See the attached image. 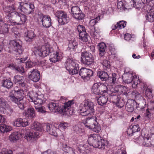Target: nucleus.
Instances as JSON below:
<instances>
[{"instance_id": "nucleus-18", "label": "nucleus", "mask_w": 154, "mask_h": 154, "mask_svg": "<svg viewBox=\"0 0 154 154\" xmlns=\"http://www.w3.org/2000/svg\"><path fill=\"white\" fill-rule=\"evenodd\" d=\"M39 132L36 131L30 132L25 135L24 138L28 141L32 142L35 138L39 137Z\"/></svg>"}, {"instance_id": "nucleus-61", "label": "nucleus", "mask_w": 154, "mask_h": 154, "mask_svg": "<svg viewBox=\"0 0 154 154\" xmlns=\"http://www.w3.org/2000/svg\"><path fill=\"white\" fill-rule=\"evenodd\" d=\"M15 69L22 73L24 72V68L21 66H16L15 67Z\"/></svg>"}, {"instance_id": "nucleus-14", "label": "nucleus", "mask_w": 154, "mask_h": 154, "mask_svg": "<svg viewBox=\"0 0 154 154\" xmlns=\"http://www.w3.org/2000/svg\"><path fill=\"white\" fill-rule=\"evenodd\" d=\"M48 107L50 110L54 112L62 113L61 109V106H59L58 104L54 102H51L48 105Z\"/></svg>"}, {"instance_id": "nucleus-60", "label": "nucleus", "mask_w": 154, "mask_h": 154, "mask_svg": "<svg viewBox=\"0 0 154 154\" xmlns=\"http://www.w3.org/2000/svg\"><path fill=\"white\" fill-rule=\"evenodd\" d=\"M136 142L140 145H143V143L144 141V137L142 136H140L137 138Z\"/></svg>"}, {"instance_id": "nucleus-13", "label": "nucleus", "mask_w": 154, "mask_h": 154, "mask_svg": "<svg viewBox=\"0 0 154 154\" xmlns=\"http://www.w3.org/2000/svg\"><path fill=\"white\" fill-rule=\"evenodd\" d=\"M13 125L17 127H24L29 125V123L25 119L19 118L14 120Z\"/></svg>"}, {"instance_id": "nucleus-40", "label": "nucleus", "mask_w": 154, "mask_h": 154, "mask_svg": "<svg viewBox=\"0 0 154 154\" xmlns=\"http://www.w3.org/2000/svg\"><path fill=\"white\" fill-rule=\"evenodd\" d=\"M12 130L11 126H7L5 124L0 125V131L2 133L8 132Z\"/></svg>"}, {"instance_id": "nucleus-56", "label": "nucleus", "mask_w": 154, "mask_h": 154, "mask_svg": "<svg viewBox=\"0 0 154 154\" xmlns=\"http://www.w3.org/2000/svg\"><path fill=\"white\" fill-rule=\"evenodd\" d=\"M143 145L145 146H150L152 145L149 139L145 138L143 143Z\"/></svg>"}, {"instance_id": "nucleus-51", "label": "nucleus", "mask_w": 154, "mask_h": 154, "mask_svg": "<svg viewBox=\"0 0 154 154\" xmlns=\"http://www.w3.org/2000/svg\"><path fill=\"white\" fill-rule=\"evenodd\" d=\"M36 110L38 112L42 113H44L46 112L45 108L43 106H35Z\"/></svg>"}, {"instance_id": "nucleus-49", "label": "nucleus", "mask_w": 154, "mask_h": 154, "mask_svg": "<svg viewBox=\"0 0 154 154\" xmlns=\"http://www.w3.org/2000/svg\"><path fill=\"white\" fill-rule=\"evenodd\" d=\"M133 4H131L132 9H135L140 10V9H143L142 7V5L140 3H134L133 1Z\"/></svg>"}, {"instance_id": "nucleus-39", "label": "nucleus", "mask_w": 154, "mask_h": 154, "mask_svg": "<svg viewBox=\"0 0 154 154\" xmlns=\"http://www.w3.org/2000/svg\"><path fill=\"white\" fill-rule=\"evenodd\" d=\"M32 129L41 131L42 129V125L38 122H34L31 125Z\"/></svg>"}, {"instance_id": "nucleus-62", "label": "nucleus", "mask_w": 154, "mask_h": 154, "mask_svg": "<svg viewBox=\"0 0 154 154\" xmlns=\"http://www.w3.org/2000/svg\"><path fill=\"white\" fill-rule=\"evenodd\" d=\"M19 5L18 8V9L19 10H25V9H27V6L26 5L27 4L25 3L23 4V5H22L23 3H19Z\"/></svg>"}, {"instance_id": "nucleus-47", "label": "nucleus", "mask_w": 154, "mask_h": 154, "mask_svg": "<svg viewBox=\"0 0 154 154\" xmlns=\"http://www.w3.org/2000/svg\"><path fill=\"white\" fill-rule=\"evenodd\" d=\"M73 129L74 131L78 134L83 133L85 131L83 129L80 128L79 126L78 125L74 126Z\"/></svg>"}, {"instance_id": "nucleus-48", "label": "nucleus", "mask_w": 154, "mask_h": 154, "mask_svg": "<svg viewBox=\"0 0 154 154\" xmlns=\"http://www.w3.org/2000/svg\"><path fill=\"white\" fill-rule=\"evenodd\" d=\"M69 125V124L68 123L66 122H61L59 125V128L61 130L64 131Z\"/></svg>"}, {"instance_id": "nucleus-37", "label": "nucleus", "mask_w": 154, "mask_h": 154, "mask_svg": "<svg viewBox=\"0 0 154 154\" xmlns=\"http://www.w3.org/2000/svg\"><path fill=\"white\" fill-rule=\"evenodd\" d=\"M99 50L100 51L99 54L101 56H103L106 48L105 44L104 42H101L98 45Z\"/></svg>"}, {"instance_id": "nucleus-4", "label": "nucleus", "mask_w": 154, "mask_h": 154, "mask_svg": "<svg viewBox=\"0 0 154 154\" xmlns=\"http://www.w3.org/2000/svg\"><path fill=\"white\" fill-rule=\"evenodd\" d=\"M66 69L72 75L77 74L79 70L77 61L72 59H68L65 64Z\"/></svg>"}, {"instance_id": "nucleus-27", "label": "nucleus", "mask_w": 154, "mask_h": 154, "mask_svg": "<svg viewBox=\"0 0 154 154\" xmlns=\"http://www.w3.org/2000/svg\"><path fill=\"white\" fill-rule=\"evenodd\" d=\"M62 147V150L65 152L67 153L68 154H75L74 150L66 143H63Z\"/></svg>"}, {"instance_id": "nucleus-23", "label": "nucleus", "mask_w": 154, "mask_h": 154, "mask_svg": "<svg viewBox=\"0 0 154 154\" xmlns=\"http://www.w3.org/2000/svg\"><path fill=\"white\" fill-rule=\"evenodd\" d=\"M135 75V73H127L124 75L123 78L124 81L127 83H131L133 79V78Z\"/></svg>"}, {"instance_id": "nucleus-7", "label": "nucleus", "mask_w": 154, "mask_h": 154, "mask_svg": "<svg viewBox=\"0 0 154 154\" xmlns=\"http://www.w3.org/2000/svg\"><path fill=\"white\" fill-rule=\"evenodd\" d=\"M34 51L40 56L44 57L47 56L50 53L52 52L53 51V49L48 45L34 48Z\"/></svg>"}, {"instance_id": "nucleus-11", "label": "nucleus", "mask_w": 154, "mask_h": 154, "mask_svg": "<svg viewBox=\"0 0 154 154\" xmlns=\"http://www.w3.org/2000/svg\"><path fill=\"white\" fill-rule=\"evenodd\" d=\"M101 139V137L98 134H91L88 136V141L90 145L95 147L96 145H97V142Z\"/></svg>"}, {"instance_id": "nucleus-34", "label": "nucleus", "mask_w": 154, "mask_h": 154, "mask_svg": "<svg viewBox=\"0 0 154 154\" xmlns=\"http://www.w3.org/2000/svg\"><path fill=\"white\" fill-rule=\"evenodd\" d=\"M141 88L142 90V92L143 93L144 92V90L145 89H146L145 90V95L147 97H150L152 95V90L149 88L146 89V85L144 83H141Z\"/></svg>"}, {"instance_id": "nucleus-22", "label": "nucleus", "mask_w": 154, "mask_h": 154, "mask_svg": "<svg viewBox=\"0 0 154 154\" xmlns=\"http://www.w3.org/2000/svg\"><path fill=\"white\" fill-rule=\"evenodd\" d=\"M108 142L105 139L101 137V140L97 142V145H96L95 147H97L101 149H105L106 146L108 144Z\"/></svg>"}, {"instance_id": "nucleus-2", "label": "nucleus", "mask_w": 154, "mask_h": 154, "mask_svg": "<svg viewBox=\"0 0 154 154\" xmlns=\"http://www.w3.org/2000/svg\"><path fill=\"white\" fill-rule=\"evenodd\" d=\"M15 87L14 89L11 90L8 97V100L16 104L18 107L22 110L24 109L23 99L24 97V91L22 89H17Z\"/></svg>"}, {"instance_id": "nucleus-6", "label": "nucleus", "mask_w": 154, "mask_h": 154, "mask_svg": "<svg viewBox=\"0 0 154 154\" xmlns=\"http://www.w3.org/2000/svg\"><path fill=\"white\" fill-rule=\"evenodd\" d=\"M9 48L14 50L13 53L16 55L17 57L21 54L23 51L22 45V42L19 40H13L9 42Z\"/></svg>"}, {"instance_id": "nucleus-1", "label": "nucleus", "mask_w": 154, "mask_h": 154, "mask_svg": "<svg viewBox=\"0 0 154 154\" xmlns=\"http://www.w3.org/2000/svg\"><path fill=\"white\" fill-rule=\"evenodd\" d=\"M6 16L3 22L2 18H0V31L3 33L8 31V26L14 25L24 24L26 20L25 15L16 11H11L6 12Z\"/></svg>"}, {"instance_id": "nucleus-9", "label": "nucleus", "mask_w": 154, "mask_h": 154, "mask_svg": "<svg viewBox=\"0 0 154 154\" xmlns=\"http://www.w3.org/2000/svg\"><path fill=\"white\" fill-rule=\"evenodd\" d=\"M55 15L58 18L59 23L61 25L66 24L69 21V18L63 11H59L56 12Z\"/></svg>"}, {"instance_id": "nucleus-52", "label": "nucleus", "mask_w": 154, "mask_h": 154, "mask_svg": "<svg viewBox=\"0 0 154 154\" xmlns=\"http://www.w3.org/2000/svg\"><path fill=\"white\" fill-rule=\"evenodd\" d=\"M100 20V17H97L96 18L91 20L89 23V25L91 26H94L98 21Z\"/></svg>"}, {"instance_id": "nucleus-57", "label": "nucleus", "mask_w": 154, "mask_h": 154, "mask_svg": "<svg viewBox=\"0 0 154 154\" xmlns=\"http://www.w3.org/2000/svg\"><path fill=\"white\" fill-rule=\"evenodd\" d=\"M77 29L79 33L81 32L85 33L86 31L85 27L82 25H79L77 26Z\"/></svg>"}, {"instance_id": "nucleus-35", "label": "nucleus", "mask_w": 154, "mask_h": 154, "mask_svg": "<svg viewBox=\"0 0 154 154\" xmlns=\"http://www.w3.org/2000/svg\"><path fill=\"white\" fill-rule=\"evenodd\" d=\"M127 89V87L122 85H117L114 89L115 92L118 93L119 94H123L124 91Z\"/></svg>"}, {"instance_id": "nucleus-28", "label": "nucleus", "mask_w": 154, "mask_h": 154, "mask_svg": "<svg viewBox=\"0 0 154 154\" xmlns=\"http://www.w3.org/2000/svg\"><path fill=\"white\" fill-rule=\"evenodd\" d=\"M25 115L29 118L32 119L35 117V110L34 108H30L28 109L25 112Z\"/></svg>"}, {"instance_id": "nucleus-25", "label": "nucleus", "mask_w": 154, "mask_h": 154, "mask_svg": "<svg viewBox=\"0 0 154 154\" xmlns=\"http://www.w3.org/2000/svg\"><path fill=\"white\" fill-rule=\"evenodd\" d=\"M73 104V100H69L64 103V105L61 107L62 113L64 112L67 111L71 107V106Z\"/></svg>"}, {"instance_id": "nucleus-43", "label": "nucleus", "mask_w": 154, "mask_h": 154, "mask_svg": "<svg viewBox=\"0 0 154 154\" xmlns=\"http://www.w3.org/2000/svg\"><path fill=\"white\" fill-rule=\"evenodd\" d=\"M79 37L82 40L85 42L88 41V38L89 37L86 31L85 33L81 32L80 33H79Z\"/></svg>"}, {"instance_id": "nucleus-58", "label": "nucleus", "mask_w": 154, "mask_h": 154, "mask_svg": "<svg viewBox=\"0 0 154 154\" xmlns=\"http://www.w3.org/2000/svg\"><path fill=\"white\" fill-rule=\"evenodd\" d=\"M12 151L11 150H8L5 148H3L1 152H0V154H12Z\"/></svg>"}, {"instance_id": "nucleus-55", "label": "nucleus", "mask_w": 154, "mask_h": 154, "mask_svg": "<svg viewBox=\"0 0 154 154\" xmlns=\"http://www.w3.org/2000/svg\"><path fill=\"white\" fill-rule=\"evenodd\" d=\"M116 75L115 73H112V76H109L108 78V80H110L112 83L114 84L116 80Z\"/></svg>"}, {"instance_id": "nucleus-31", "label": "nucleus", "mask_w": 154, "mask_h": 154, "mask_svg": "<svg viewBox=\"0 0 154 154\" xmlns=\"http://www.w3.org/2000/svg\"><path fill=\"white\" fill-rule=\"evenodd\" d=\"M98 104L101 106H103L107 102L108 97L105 95L100 96L97 100Z\"/></svg>"}, {"instance_id": "nucleus-3", "label": "nucleus", "mask_w": 154, "mask_h": 154, "mask_svg": "<svg viewBox=\"0 0 154 154\" xmlns=\"http://www.w3.org/2000/svg\"><path fill=\"white\" fill-rule=\"evenodd\" d=\"M84 107L81 106L80 104L77 110L78 112L82 116H92L94 115V104L91 101L85 100L84 102Z\"/></svg>"}, {"instance_id": "nucleus-33", "label": "nucleus", "mask_w": 154, "mask_h": 154, "mask_svg": "<svg viewBox=\"0 0 154 154\" xmlns=\"http://www.w3.org/2000/svg\"><path fill=\"white\" fill-rule=\"evenodd\" d=\"M2 83L3 86L8 88H10L13 85V83L10 78L3 79L2 81Z\"/></svg>"}, {"instance_id": "nucleus-41", "label": "nucleus", "mask_w": 154, "mask_h": 154, "mask_svg": "<svg viewBox=\"0 0 154 154\" xmlns=\"http://www.w3.org/2000/svg\"><path fill=\"white\" fill-rule=\"evenodd\" d=\"M77 45L78 43L76 40L71 41L69 44L68 50L71 51H73L75 48H76Z\"/></svg>"}, {"instance_id": "nucleus-50", "label": "nucleus", "mask_w": 154, "mask_h": 154, "mask_svg": "<svg viewBox=\"0 0 154 154\" xmlns=\"http://www.w3.org/2000/svg\"><path fill=\"white\" fill-rule=\"evenodd\" d=\"M117 8L120 10H125L126 9L122 0H118Z\"/></svg>"}, {"instance_id": "nucleus-30", "label": "nucleus", "mask_w": 154, "mask_h": 154, "mask_svg": "<svg viewBox=\"0 0 154 154\" xmlns=\"http://www.w3.org/2000/svg\"><path fill=\"white\" fill-rule=\"evenodd\" d=\"M97 76L102 81H106L108 79L109 75L104 71H98L97 72Z\"/></svg>"}, {"instance_id": "nucleus-44", "label": "nucleus", "mask_w": 154, "mask_h": 154, "mask_svg": "<svg viewBox=\"0 0 154 154\" xmlns=\"http://www.w3.org/2000/svg\"><path fill=\"white\" fill-rule=\"evenodd\" d=\"M91 129H92L94 132L98 133L100 131L101 127L100 124L97 122Z\"/></svg>"}, {"instance_id": "nucleus-42", "label": "nucleus", "mask_w": 154, "mask_h": 154, "mask_svg": "<svg viewBox=\"0 0 154 154\" xmlns=\"http://www.w3.org/2000/svg\"><path fill=\"white\" fill-rule=\"evenodd\" d=\"M132 82V87L133 88H135L138 84L140 83L141 82L140 79L138 77V76L135 74V75L133 78Z\"/></svg>"}, {"instance_id": "nucleus-16", "label": "nucleus", "mask_w": 154, "mask_h": 154, "mask_svg": "<svg viewBox=\"0 0 154 154\" xmlns=\"http://www.w3.org/2000/svg\"><path fill=\"white\" fill-rule=\"evenodd\" d=\"M77 146L78 150L82 153L85 154L88 153L90 151V146L87 143L84 144L83 143H81Z\"/></svg>"}, {"instance_id": "nucleus-17", "label": "nucleus", "mask_w": 154, "mask_h": 154, "mask_svg": "<svg viewBox=\"0 0 154 154\" xmlns=\"http://www.w3.org/2000/svg\"><path fill=\"white\" fill-rule=\"evenodd\" d=\"M44 129H46V131L51 135L56 136L57 134L56 130L57 129L54 126L48 124L45 125L44 126Z\"/></svg>"}, {"instance_id": "nucleus-63", "label": "nucleus", "mask_w": 154, "mask_h": 154, "mask_svg": "<svg viewBox=\"0 0 154 154\" xmlns=\"http://www.w3.org/2000/svg\"><path fill=\"white\" fill-rule=\"evenodd\" d=\"M90 34L91 35L96 38H97V37H99V33L97 32L96 31L94 32L92 31L91 32Z\"/></svg>"}, {"instance_id": "nucleus-54", "label": "nucleus", "mask_w": 154, "mask_h": 154, "mask_svg": "<svg viewBox=\"0 0 154 154\" xmlns=\"http://www.w3.org/2000/svg\"><path fill=\"white\" fill-rule=\"evenodd\" d=\"M7 102L2 98H0V108L5 109L6 107Z\"/></svg>"}, {"instance_id": "nucleus-19", "label": "nucleus", "mask_w": 154, "mask_h": 154, "mask_svg": "<svg viewBox=\"0 0 154 154\" xmlns=\"http://www.w3.org/2000/svg\"><path fill=\"white\" fill-rule=\"evenodd\" d=\"M96 118H88L86 119V120L84 122V124L86 127L90 129L92 128L94 124L96 123Z\"/></svg>"}, {"instance_id": "nucleus-21", "label": "nucleus", "mask_w": 154, "mask_h": 154, "mask_svg": "<svg viewBox=\"0 0 154 154\" xmlns=\"http://www.w3.org/2000/svg\"><path fill=\"white\" fill-rule=\"evenodd\" d=\"M22 137V135L17 132L12 133L9 136V140L11 142H16Z\"/></svg>"}, {"instance_id": "nucleus-15", "label": "nucleus", "mask_w": 154, "mask_h": 154, "mask_svg": "<svg viewBox=\"0 0 154 154\" xmlns=\"http://www.w3.org/2000/svg\"><path fill=\"white\" fill-rule=\"evenodd\" d=\"M41 18L42 25L44 27L48 28L51 26V19L49 15H42Z\"/></svg>"}, {"instance_id": "nucleus-8", "label": "nucleus", "mask_w": 154, "mask_h": 154, "mask_svg": "<svg viewBox=\"0 0 154 154\" xmlns=\"http://www.w3.org/2000/svg\"><path fill=\"white\" fill-rule=\"evenodd\" d=\"M81 61L85 65L87 66L93 64L94 58L93 55L90 53L85 51L81 53Z\"/></svg>"}, {"instance_id": "nucleus-32", "label": "nucleus", "mask_w": 154, "mask_h": 154, "mask_svg": "<svg viewBox=\"0 0 154 154\" xmlns=\"http://www.w3.org/2000/svg\"><path fill=\"white\" fill-rule=\"evenodd\" d=\"M14 80L15 82H19L20 86L24 87L25 86V83L23 82L24 78L23 76L17 75L14 76Z\"/></svg>"}, {"instance_id": "nucleus-26", "label": "nucleus", "mask_w": 154, "mask_h": 154, "mask_svg": "<svg viewBox=\"0 0 154 154\" xmlns=\"http://www.w3.org/2000/svg\"><path fill=\"white\" fill-rule=\"evenodd\" d=\"M146 14V20L150 22L154 21V10H147Z\"/></svg>"}, {"instance_id": "nucleus-59", "label": "nucleus", "mask_w": 154, "mask_h": 154, "mask_svg": "<svg viewBox=\"0 0 154 154\" xmlns=\"http://www.w3.org/2000/svg\"><path fill=\"white\" fill-rule=\"evenodd\" d=\"M102 64L103 66L105 67V68H109L110 67L109 62L107 60H104L102 63Z\"/></svg>"}, {"instance_id": "nucleus-53", "label": "nucleus", "mask_w": 154, "mask_h": 154, "mask_svg": "<svg viewBox=\"0 0 154 154\" xmlns=\"http://www.w3.org/2000/svg\"><path fill=\"white\" fill-rule=\"evenodd\" d=\"M130 127L132 129L133 133H135L140 131V128H139V126L137 124L133 125H131Z\"/></svg>"}, {"instance_id": "nucleus-20", "label": "nucleus", "mask_w": 154, "mask_h": 154, "mask_svg": "<svg viewBox=\"0 0 154 154\" xmlns=\"http://www.w3.org/2000/svg\"><path fill=\"white\" fill-rule=\"evenodd\" d=\"M62 54L60 52L56 51L55 53L50 55V60L51 62L55 63L61 60L62 58Z\"/></svg>"}, {"instance_id": "nucleus-5", "label": "nucleus", "mask_w": 154, "mask_h": 154, "mask_svg": "<svg viewBox=\"0 0 154 154\" xmlns=\"http://www.w3.org/2000/svg\"><path fill=\"white\" fill-rule=\"evenodd\" d=\"M27 96L29 97L28 100L29 101L33 102L35 104H41L43 103V100H44L43 94H39L33 91L29 92Z\"/></svg>"}, {"instance_id": "nucleus-12", "label": "nucleus", "mask_w": 154, "mask_h": 154, "mask_svg": "<svg viewBox=\"0 0 154 154\" xmlns=\"http://www.w3.org/2000/svg\"><path fill=\"white\" fill-rule=\"evenodd\" d=\"M28 77L33 82H37L40 78V72L37 69H33L28 73Z\"/></svg>"}, {"instance_id": "nucleus-24", "label": "nucleus", "mask_w": 154, "mask_h": 154, "mask_svg": "<svg viewBox=\"0 0 154 154\" xmlns=\"http://www.w3.org/2000/svg\"><path fill=\"white\" fill-rule=\"evenodd\" d=\"M35 37V35L32 31H28L25 34L24 39L26 41L30 42Z\"/></svg>"}, {"instance_id": "nucleus-45", "label": "nucleus", "mask_w": 154, "mask_h": 154, "mask_svg": "<svg viewBox=\"0 0 154 154\" xmlns=\"http://www.w3.org/2000/svg\"><path fill=\"white\" fill-rule=\"evenodd\" d=\"M98 83L100 91H101L100 93L102 92L103 93L102 94H103L104 93H106L107 92V93H108V91H107V86L103 84H101L100 83Z\"/></svg>"}, {"instance_id": "nucleus-10", "label": "nucleus", "mask_w": 154, "mask_h": 154, "mask_svg": "<svg viewBox=\"0 0 154 154\" xmlns=\"http://www.w3.org/2000/svg\"><path fill=\"white\" fill-rule=\"evenodd\" d=\"M93 74V71L86 68H82L80 70L79 74L85 81L89 80Z\"/></svg>"}, {"instance_id": "nucleus-46", "label": "nucleus", "mask_w": 154, "mask_h": 154, "mask_svg": "<svg viewBox=\"0 0 154 154\" xmlns=\"http://www.w3.org/2000/svg\"><path fill=\"white\" fill-rule=\"evenodd\" d=\"M140 93L137 91H134L130 93V94L129 95V97L130 98H132L133 99H137L140 96Z\"/></svg>"}, {"instance_id": "nucleus-64", "label": "nucleus", "mask_w": 154, "mask_h": 154, "mask_svg": "<svg viewBox=\"0 0 154 154\" xmlns=\"http://www.w3.org/2000/svg\"><path fill=\"white\" fill-rule=\"evenodd\" d=\"M131 37V35L129 33H126L124 35L125 39L127 41L129 40Z\"/></svg>"}, {"instance_id": "nucleus-38", "label": "nucleus", "mask_w": 154, "mask_h": 154, "mask_svg": "<svg viewBox=\"0 0 154 154\" xmlns=\"http://www.w3.org/2000/svg\"><path fill=\"white\" fill-rule=\"evenodd\" d=\"M92 92L95 94H99L100 93L98 83L94 84L91 89Z\"/></svg>"}, {"instance_id": "nucleus-36", "label": "nucleus", "mask_w": 154, "mask_h": 154, "mask_svg": "<svg viewBox=\"0 0 154 154\" xmlns=\"http://www.w3.org/2000/svg\"><path fill=\"white\" fill-rule=\"evenodd\" d=\"M72 14L73 17L79 20H82L85 17V14L81 10H79L78 12L75 13H72Z\"/></svg>"}, {"instance_id": "nucleus-29", "label": "nucleus", "mask_w": 154, "mask_h": 154, "mask_svg": "<svg viewBox=\"0 0 154 154\" xmlns=\"http://www.w3.org/2000/svg\"><path fill=\"white\" fill-rule=\"evenodd\" d=\"M126 22L124 21H121L115 25H113L112 26V30H114L116 29H119L124 28L126 25Z\"/></svg>"}]
</instances>
